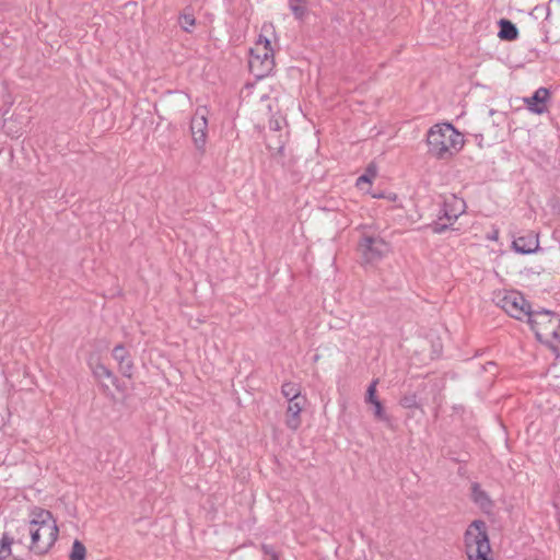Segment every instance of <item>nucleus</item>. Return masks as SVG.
<instances>
[{
	"mask_svg": "<svg viewBox=\"0 0 560 560\" xmlns=\"http://www.w3.org/2000/svg\"><path fill=\"white\" fill-rule=\"evenodd\" d=\"M13 538L3 533L0 535V560H8L12 556Z\"/></svg>",
	"mask_w": 560,
	"mask_h": 560,
	"instance_id": "f3484780",
	"label": "nucleus"
},
{
	"mask_svg": "<svg viewBox=\"0 0 560 560\" xmlns=\"http://www.w3.org/2000/svg\"><path fill=\"white\" fill-rule=\"evenodd\" d=\"M112 355L118 364V370L127 378L133 377L135 364L129 351L122 343L116 345L112 350Z\"/></svg>",
	"mask_w": 560,
	"mask_h": 560,
	"instance_id": "f8f14e48",
	"label": "nucleus"
},
{
	"mask_svg": "<svg viewBox=\"0 0 560 560\" xmlns=\"http://www.w3.org/2000/svg\"><path fill=\"white\" fill-rule=\"evenodd\" d=\"M307 399L289 401L284 412L285 427L295 432L302 425V412L305 409Z\"/></svg>",
	"mask_w": 560,
	"mask_h": 560,
	"instance_id": "9b49d317",
	"label": "nucleus"
},
{
	"mask_svg": "<svg viewBox=\"0 0 560 560\" xmlns=\"http://www.w3.org/2000/svg\"><path fill=\"white\" fill-rule=\"evenodd\" d=\"M358 249L364 264H375L390 253V244L380 236L364 235Z\"/></svg>",
	"mask_w": 560,
	"mask_h": 560,
	"instance_id": "6e6552de",
	"label": "nucleus"
},
{
	"mask_svg": "<svg viewBox=\"0 0 560 560\" xmlns=\"http://www.w3.org/2000/svg\"><path fill=\"white\" fill-rule=\"evenodd\" d=\"M281 394L288 402L306 398L302 395L301 385L292 381L284 382L281 385Z\"/></svg>",
	"mask_w": 560,
	"mask_h": 560,
	"instance_id": "2eb2a0df",
	"label": "nucleus"
},
{
	"mask_svg": "<svg viewBox=\"0 0 560 560\" xmlns=\"http://www.w3.org/2000/svg\"><path fill=\"white\" fill-rule=\"evenodd\" d=\"M511 248L521 255L536 254L540 248L539 233L533 230L513 237Z\"/></svg>",
	"mask_w": 560,
	"mask_h": 560,
	"instance_id": "9d476101",
	"label": "nucleus"
},
{
	"mask_svg": "<svg viewBox=\"0 0 560 560\" xmlns=\"http://www.w3.org/2000/svg\"><path fill=\"white\" fill-rule=\"evenodd\" d=\"M425 144L432 159L451 161L464 149L466 139L452 124L436 122L428 129Z\"/></svg>",
	"mask_w": 560,
	"mask_h": 560,
	"instance_id": "f257e3e1",
	"label": "nucleus"
},
{
	"mask_svg": "<svg viewBox=\"0 0 560 560\" xmlns=\"http://www.w3.org/2000/svg\"><path fill=\"white\" fill-rule=\"evenodd\" d=\"M179 23L185 31H190V28L195 26L196 21L191 14H183L179 18Z\"/></svg>",
	"mask_w": 560,
	"mask_h": 560,
	"instance_id": "5701e85b",
	"label": "nucleus"
},
{
	"mask_svg": "<svg viewBox=\"0 0 560 560\" xmlns=\"http://www.w3.org/2000/svg\"><path fill=\"white\" fill-rule=\"evenodd\" d=\"M499 26L498 36L500 39L512 42L518 37V31L511 21L502 19L499 21Z\"/></svg>",
	"mask_w": 560,
	"mask_h": 560,
	"instance_id": "dca6fc26",
	"label": "nucleus"
},
{
	"mask_svg": "<svg viewBox=\"0 0 560 560\" xmlns=\"http://www.w3.org/2000/svg\"><path fill=\"white\" fill-rule=\"evenodd\" d=\"M27 530L30 535L28 550L36 556L48 553L59 536V527L52 513L42 508H36L31 512Z\"/></svg>",
	"mask_w": 560,
	"mask_h": 560,
	"instance_id": "f03ea898",
	"label": "nucleus"
},
{
	"mask_svg": "<svg viewBox=\"0 0 560 560\" xmlns=\"http://www.w3.org/2000/svg\"><path fill=\"white\" fill-rule=\"evenodd\" d=\"M191 138L195 147L203 151L208 137V118L206 109H198L190 124Z\"/></svg>",
	"mask_w": 560,
	"mask_h": 560,
	"instance_id": "1a4fd4ad",
	"label": "nucleus"
},
{
	"mask_svg": "<svg viewBox=\"0 0 560 560\" xmlns=\"http://www.w3.org/2000/svg\"><path fill=\"white\" fill-rule=\"evenodd\" d=\"M472 491L476 501H480L483 498V492L479 489L477 485L472 486Z\"/></svg>",
	"mask_w": 560,
	"mask_h": 560,
	"instance_id": "393cba45",
	"label": "nucleus"
},
{
	"mask_svg": "<svg viewBox=\"0 0 560 560\" xmlns=\"http://www.w3.org/2000/svg\"><path fill=\"white\" fill-rule=\"evenodd\" d=\"M376 387H377V380L373 381L370 384L368 392H366V402H369L371 405L374 404L375 400H380L376 396V392H377Z\"/></svg>",
	"mask_w": 560,
	"mask_h": 560,
	"instance_id": "4be33fe9",
	"label": "nucleus"
},
{
	"mask_svg": "<svg viewBox=\"0 0 560 560\" xmlns=\"http://www.w3.org/2000/svg\"><path fill=\"white\" fill-rule=\"evenodd\" d=\"M277 35L275 26L271 23H265L261 26L259 36L250 48L248 67L249 71L257 78L268 77L275 66V44Z\"/></svg>",
	"mask_w": 560,
	"mask_h": 560,
	"instance_id": "7ed1b4c3",
	"label": "nucleus"
},
{
	"mask_svg": "<svg viewBox=\"0 0 560 560\" xmlns=\"http://www.w3.org/2000/svg\"><path fill=\"white\" fill-rule=\"evenodd\" d=\"M377 176V167L374 163H371L365 168L364 174L359 176L355 182V187L366 194H370V188Z\"/></svg>",
	"mask_w": 560,
	"mask_h": 560,
	"instance_id": "4468645a",
	"label": "nucleus"
},
{
	"mask_svg": "<svg viewBox=\"0 0 560 560\" xmlns=\"http://www.w3.org/2000/svg\"><path fill=\"white\" fill-rule=\"evenodd\" d=\"M250 89H253V85H247L246 86V91H249Z\"/></svg>",
	"mask_w": 560,
	"mask_h": 560,
	"instance_id": "a878e982",
	"label": "nucleus"
},
{
	"mask_svg": "<svg viewBox=\"0 0 560 560\" xmlns=\"http://www.w3.org/2000/svg\"><path fill=\"white\" fill-rule=\"evenodd\" d=\"M550 100V92L546 88H539L533 96L525 97L524 103L529 112L536 115L545 114L548 110L547 103Z\"/></svg>",
	"mask_w": 560,
	"mask_h": 560,
	"instance_id": "ddd939ff",
	"label": "nucleus"
},
{
	"mask_svg": "<svg viewBox=\"0 0 560 560\" xmlns=\"http://www.w3.org/2000/svg\"><path fill=\"white\" fill-rule=\"evenodd\" d=\"M291 10L296 19H302L306 12V7L302 0L291 2Z\"/></svg>",
	"mask_w": 560,
	"mask_h": 560,
	"instance_id": "aec40b11",
	"label": "nucleus"
},
{
	"mask_svg": "<svg viewBox=\"0 0 560 560\" xmlns=\"http://www.w3.org/2000/svg\"><path fill=\"white\" fill-rule=\"evenodd\" d=\"M86 555L85 546L80 540L75 539L69 553V560H85Z\"/></svg>",
	"mask_w": 560,
	"mask_h": 560,
	"instance_id": "a211bd4d",
	"label": "nucleus"
},
{
	"mask_svg": "<svg viewBox=\"0 0 560 560\" xmlns=\"http://www.w3.org/2000/svg\"><path fill=\"white\" fill-rule=\"evenodd\" d=\"M373 407H374V416L376 419L378 420H385L386 417H385V411H384V407L381 402V400H375L374 404H372Z\"/></svg>",
	"mask_w": 560,
	"mask_h": 560,
	"instance_id": "b1692460",
	"label": "nucleus"
},
{
	"mask_svg": "<svg viewBox=\"0 0 560 560\" xmlns=\"http://www.w3.org/2000/svg\"><path fill=\"white\" fill-rule=\"evenodd\" d=\"M93 374L97 378H110L113 376L112 371L104 364H97L93 368Z\"/></svg>",
	"mask_w": 560,
	"mask_h": 560,
	"instance_id": "412c9836",
	"label": "nucleus"
},
{
	"mask_svg": "<svg viewBox=\"0 0 560 560\" xmlns=\"http://www.w3.org/2000/svg\"><path fill=\"white\" fill-rule=\"evenodd\" d=\"M284 126H287V119L284 116H282L280 114L276 115L275 117H272L269 120V128L275 131H279V130L283 129Z\"/></svg>",
	"mask_w": 560,
	"mask_h": 560,
	"instance_id": "6ab92c4d",
	"label": "nucleus"
},
{
	"mask_svg": "<svg viewBox=\"0 0 560 560\" xmlns=\"http://www.w3.org/2000/svg\"><path fill=\"white\" fill-rule=\"evenodd\" d=\"M528 324L536 338L553 350L560 348V316L550 311L534 312Z\"/></svg>",
	"mask_w": 560,
	"mask_h": 560,
	"instance_id": "20e7f679",
	"label": "nucleus"
},
{
	"mask_svg": "<svg viewBox=\"0 0 560 560\" xmlns=\"http://www.w3.org/2000/svg\"><path fill=\"white\" fill-rule=\"evenodd\" d=\"M465 548L469 560H492L486 524L472 522L465 533Z\"/></svg>",
	"mask_w": 560,
	"mask_h": 560,
	"instance_id": "39448f33",
	"label": "nucleus"
},
{
	"mask_svg": "<svg viewBox=\"0 0 560 560\" xmlns=\"http://www.w3.org/2000/svg\"><path fill=\"white\" fill-rule=\"evenodd\" d=\"M466 211L464 199L454 194L445 195L438 219L432 224V231L441 234L453 228L457 219Z\"/></svg>",
	"mask_w": 560,
	"mask_h": 560,
	"instance_id": "0eeeda50",
	"label": "nucleus"
},
{
	"mask_svg": "<svg viewBox=\"0 0 560 560\" xmlns=\"http://www.w3.org/2000/svg\"><path fill=\"white\" fill-rule=\"evenodd\" d=\"M495 303L501 307L509 316L524 320L529 319L532 312V305L524 295L516 290H501L495 293Z\"/></svg>",
	"mask_w": 560,
	"mask_h": 560,
	"instance_id": "423d86ee",
	"label": "nucleus"
}]
</instances>
